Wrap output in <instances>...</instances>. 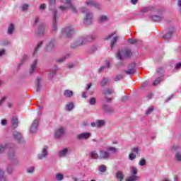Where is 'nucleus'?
I'll return each mask as SVG.
<instances>
[{
    "label": "nucleus",
    "instance_id": "f257e3e1",
    "mask_svg": "<svg viewBox=\"0 0 181 181\" xmlns=\"http://www.w3.org/2000/svg\"><path fill=\"white\" fill-rule=\"evenodd\" d=\"M48 8L52 12V26L53 30H57V19H59V12L56 9V0H48Z\"/></svg>",
    "mask_w": 181,
    "mask_h": 181
},
{
    "label": "nucleus",
    "instance_id": "f03ea898",
    "mask_svg": "<svg viewBox=\"0 0 181 181\" xmlns=\"http://www.w3.org/2000/svg\"><path fill=\"white\" fill-rule=\"evenodd\" d=\"M95 39H97V35L95 34H90V35L81 37L75 43L72 44L71 47L72 49L78 47V46H81V45H86V43L93 42V40H95Z\"/></svg>",
    "mask_w": 181,
    "mask_h": 181
},
{
    "label": "nucleus",
    "instance_id": "7ed1b4c3",
    "mask_svg": "<svg viewBox=\"0 0 181 181\" xmlns=\"http://www.w3.org/2000/svg\"><path fill=\"white\" fill-rule=\"evenodd\" d=\"M111 153H117V148L108 147L107 151L101 150L99 153V159H109L111 156Z\"/></svg>",
    "mask_w": 181,
    "mask_h": 181
},
{
    "label": "nucleus",
    "instance_id": "20e7f679",
    "mask_svg": "<svg viewBox=\"0 0 181 181\" xmlns=\"http://www.w3.org/2000/svg\"><path fill=\"white\" fill-rule=\"evenodd\" d=\"M119 60H124V59H131L132 57V51L129 49L119 50L116 56Z\"/></svg>",
    "mask_w": 181,
    "mask_h": 181
},
{
    "label": "nucleus",
    "instance_id": "39448f33",
    "mask_svg": "<svg viewBox=\"0 0 181 181\" xmlns=\"http://www.w3.org/2000/svg\"><path fill=\"white\" fill-rule=\"evenodd\" d=\"M74 32H76V30L72 27H66L61 30L59 37L61 39H64V37H71V36L74 35Z\"/></svg>",
    "mask_w": 181,
    "mask_h": 181
},
{
    "label": "nucleus",
    "instance_id": "423d86ee",
    "mask_svg": "<svg viewBox=\"0 0 181 181\" xmlns=\"http://www.w3.org/2000/svg\"><path fill=\"white\" fill-rule=\"evenodd\" d=\"M132 176L129 177L126 181H138L139 180V177L136 175L138 174V169L135 166L131 167Z\"/></svg>",
    "mask_w": 181,
    "mask_h": 181
},
{
    "label": "nucleus",
    "instance_id": "0eeeda50",
    "mask_svg": "<svg viewBox=\"0 0 181 181\" xmlns=\"http://www.w3.org/2000/svg\"><path fill=\"white\" fill-rule=\"evenodd\" d=\"M149 11H153V12H156V13H163L164 10L163 8H156L155 7L153 6H149V7H144L141 9V12L145 13V12H149Z\"/></svg>",
    "mask_w": 181,
    "mask_h": 181
},
{
    "label": "nucleus",
    "instance_id": "6e6552de",
    "mask_svg": "<svg viewBox=\"0 0 181 181\" xmlns=\"http://www.w3.org/2000/svg\"><path fill=\"white\" fill-rule=\"evenodd\" d=\"M93 14L92 12H86L85 18L83 20V23L84 25H91V23H93Z\"/></svg>",
    "mask_w": 181,
    "mask_h": 181
},
{
    "label": "nucleus",
    "instance_id": "1a4fd4ad",
    "mask_svg": "<svg viewBox=\"0 0 181 181\" xmlns=\"http://www.w3.org/2000/svg\"><path fill=\"white\" fill-rule=\"evenodd\" d=\"M8 157L10 160H13V162H18V156H16L15 148H10Z\"/></svg>",
    "mask_w": 181,
    "mask_h": 181
},
{
    "label": "nucleus",
    "instance_id": "9d476101",
    "mask_svg": "<svg viewBox=\"0 0 181 181\" xmlns=\"http://www.w3.org/2000/svg\"><path fill=\"white\" fill-rule=\"evenodd\" d=\"M85 4L86 5H88V6H93L98 10L101 9V4L94 0H87Z\"/></svg>",
    "mask_w": 181,
    "mask_h": 181
},
{
    "label": "nucleus",
    "instance_id": "9b49d317",
    "mask_svg": "<svg viewBox=\"0 0 181 181\" xmlns=\"http://www.w3.org/2000/svg\"><path fill=\"white\" fill-rule=\"evenodd\" d=\"M49 149V147L47 146H44L42 148V153L37 155V158L40 160L45 159V158H47V155H49V153L47 150Z\"/></svg>",
    "mask_w": 181,
    "mask_h": 181
},
{
    "label": "nucleus",
    "instance_id": "f8f14e48",
    "mask_svg": "<svg viewBox=\"0 0 181 181\" xmlns=\"http://www.w3.org/2000/svg\"><path fill=\"white\" fill-rule=\"evenodd\" d=\"M66 132V128L61 127L58 128L54 132V136L57 139L59 138H62L64 135V132Z\"/></svg>",
    "mask_w": 181,
    "mask_h": 181
},
{
    "label": "nucleus",
    "instance_id": "ddd939ff",
    "mask_svg": "<svg viewBox=\"0 0 181 181\" xmlns=\"http://www.w3.org/2000/svg\"><path fill=\"white\" fill-rule=\"evenodd\" d=\"M90 137H91L90 132H83L76 136L77 139H78L79 141H83V139L87 141V139H88V138Z\"/></svg>",
    "mask_w": 181,
    "mask_h": 181
},
{
    "label": "nucleus",
    "instance_id": "4468645a",
    "mask_svg": "<svg viewBox=\"0 0 181 181\" xmlns=\"http://www.w3.org/2000/svg\"><path fill=\"white\" fill-rule=\"evenodd\" d=\"M135 67H136L135 62L132 63L129 66L128 70L125 71L126 74H127V76H134L136 73Z\"/></svg>",
    "mask_w": 181,
    "mask_h": 181
},
{
    "label": "nucleus",
    "instance_id": "2eb2a0df",
    "mask_svg": "<svg viewBox=\"0 0 181 181\" xmlns=\"http://www.w3.org/2000/svg\"><path fill=\"white\" fill-rule=\"evenodd\" d=\"M64 4L68 5V8L69 9H71L72 13H77V8L73 5L71 0H66Z\"/></svg>",
    "mask_w": 181,
    "mask_h": 181
},
{
    "label": "nucleus",
    "instance_id": "dca6fc26",
    "mask_svg": "<svg viewBox=\"0 0 181 181\" xmlns=\"http://www.w3.org/2000/svg\"><path fill=\"white\" fill-rule=\"evenodd\" d=\"M13 136L14 139L18 142V144H23L24 140H23V137H22V134L18 132H14L13 133Z\"/></svg>",
    "mask_w": 181,
    "mask_h": 181
},
{
    "label": "nucleus",
    "instance_id": "f3484780",
    "mask_svg": "<svg viewBox=\"0 0 181 181\" xmlns=\"http://www.w3.org/2000/svg\"><path fill=\"white\" fill-rule=\"evenodd\" d=\"M175 33V28L173 27H170L168 28V32L165 33L163 37L165 39V40H169L172 37V35Z\"/></svg>",
    "mask_w": 181,
    "mask_h": 181
},
{
    "label": "nucleus",
    "instance_id": "a211bd4d",
    "mask_svg": "<svg viewBox=\"0 0 181 181\" xmlns=\"http://www.w3.org/2000/svg\"><path fill=\"white\" fill-rule=\"evenodd\" d=\"M37 127H39V120L35 119L30 128V132L31 134H35V132L37 131Z\"/></svg>",
    "mask_w": 181,
    "mask_h": 181
},
{
    "label": "nucleus",
    "instance_id": "6ab92c4d",
    "mask_svg": "<svg viewBox=\"0 0 181 181\" xmlns=\"http://www.w3.org/2000/svg\"><path fill=\"white\" fill-rule=\"evenodd\" d=\"M102 110L106 112V114H114V109L105 103L102 105Z\"/></svg>",
    "mask_w": 181,
    "mask_h": 181
},
{
    "label": "nucleus",
    "instance_id": "aec40b11",
    "mask_svg": "<svg viewBox=\"0 0 181 181\" xmlns=\"http://www.w3.org/2000/svg\"><path fill=\"white\" fill-rule=\"evenodd\" d=\"M35 87L37 93H40L42 90V77L37 76L35 80Z\"/></svg>",
    "mask_w": 181,
    "mask_h": 181
},
{
    "label": "nucleus",
    "instance_id": "412c9836",
    "mask_svg": "<svg viewBox=\"0 0 181 181\" xmlns=\"http://www.w3.org/2000/svg\"><path fill=\"white\" fill-rule=\"evenodd\" d=\"M54 45H56V40H51L47 45L46 52H52L54 49Z\"/></svg>",
    "mask_w": 181,
    "mask_h": 181
},
{
    "label": "nucleus",
    "instance_id": "4be33fe9",
    "mask_svg": "<svg viewBox=\"0 0 181 181\" xmlns=\"http://www.w3.org/2000/svg\"><path fill=\"white\" fill-rule=\"evenodd\" d=\"M36 67H37V59H35L30 65L29 73L33 74L36 71Z\"/></svg>",
    "mask_w": 181,
    "mask_h": 181
},
{
    "label": "nucleus",
    "instance_id": "5701e85b",
    "mask_svg": "<svg viewBox=\"0 0 181 181\" xmlns=\"http://www.w3.org/2000/svg\"><path fill=\"white\" fill-rule=\"evenodd\" d=\"M45 23H40L38 26V32L37 35L38 36H43L45 35Z\"/></svg>",
    "mask_w": 181,
    "mask_h": 181
},
{
    "label": "nucleus",
    "instance_id": "b1692460",
    "mask_svg": "<svg viewBox=\"0 0 181 181\" xmlns=\"http://www.w3.org/2000/svg\"><path fill=\"white\" fill-rule=\"evenodd\" d=\"M18 125H19V121L18 120V117H13L11 119V127L13 129H16L18 128Z\"/></svg>",
    "mask_w": 181,
    "mask_h": 181
},
{
    "label": "nucleus",
    "instance_id": "393cba45",
    "mask_svg": "<svg viewBox=\"0 0 181 181\" xmlns=\"http://www.w3.org/2000/svg\"><path fill=\"white\" fill-rule=\"evenodd\" d=\"M70 57V54H67L66 55L62 56L61 58H57L55 59L56 63H64L66 62V59H69Z\"/></svg>",
    "mask_w": 181,
    "mask_h": 181
},
{
    "label": "nucleus",
    "instance_id": "a878e982",
    "mask_svg": "<svg viewBox=\"0 0 181 181\" xmlns=\"http://www.w3.org/2000/svg\"><path fill=\"white\" fill-rule=\"evenodd\" d=\"M64 95L66 98H71L74 95V93L71 90H64Z\"/></svg>",
    "mask_w": 181,
    "mask_h": 181
},
{
    "label": "nucleus",
    "instance_id": "bb28decb",
    "mask_svg": "<svg viewBox=\"0 0 181 181\" xmlns=\"http://www.w3.org/2000/svg\"><path fill=\"white\" fill-rule=\"evenodd\" d=\"M57 70H59V67H57V66H55L54 67L52 68L49 71V76L51 78H53V77L56 76V71H57Z\"/></svg>",
    "mask_w": 181,
    "mask_h": 181
},
{
    "label": "nucleus",
    "instance_id": "cd10ccee",
    "mask_svg": "<svg viewBox=\"0 0 181 181\" xmlns=\"http://www.w3.org/2000/svg\"><path fill=\"white\" fill-rule=\"evenodd\" d=\"M42 46H43V41H40L37 44L33 54V56H35V54H37V52H39V49H40V47H42Z\"/></svg>",
    "mask_w": 181,
    "mask_h": 181
},
{
    "label": "nucleus",
    "instance_id": "c85d7f7f",
    "mask_svg": "<svg viewBox=\"0 0 181 181\" xmlns=\"http://www.w3.org/2000/svg\"><path fill=\"white\" fill-rule=\"evenodd\" d=\"M151 21H153V22H161V21H163V16L158 15L152 16Z\"/></svg>",
    "mask_w": 181,
    "mask_h": 181
},
{
    "label": "nucleus",
    "instance_id": "c756f323",
    "mask_svg": "<svg viewBox=\"0 0 181 181\" xmlns=\"http://www.w3.org/2000/svg\"><path fill=\"white\" fill-rule=\"evenodd\" d=\"M69 153V150L67 148H64L58 152L59 158H65Z\"/></svg>",
    "mask_w": 181,
    "mask_h": 181
},
{
    "label": "nucleus",
    "instance_id": "7c9ffc66",
    "mask_svg": "<svg viewBox=\"0 0 181 181\" xmlns=\"http://www.w3.org/2000/svg\"><path fill=\"white\" fill-rule=\"evenodd\" d=\"M104 95H110V94H114V89L112 88H106L103 91Z\"/></svg>",
    "mask_w": 181,
    "mask_h": 181
},
{
    "label": "nucleus",
    "instance_id": "2f4dec72",
    "mask_svg": "<svg viewBox=\"0 0 181 181\" xmlns=\"http://www.w3.org/2000/svg\"><path fill=\"white\" fill-rule=\"evenodd\" d=\"M8 177L5 176V171L4 170L0 169V181H8Z\"/></svg>",
    "mask_w": 181,
    "mask_h": 181
},
{
    "label": "nucleus",
    "instance_id": "473e14b6",
    "mask_svg": "<svg viewBox=\"0 0 181 181\" xmlns=\"http://www.w3.org/2000/svg\"><path fill=\"white\" fill-rule=\"evenodd\" d=\"M108 81H110V78H108L107 77L103 78L101 81H100L101 87H105V85L108 84Z\"/></svg>",
    "mask_w": 181,
    "mask_h": 181
},
{
    "label": "nucleus",
    "instance_id": "72a5a7b5",
    "mask_svg": "<svg viewBox=\"0 0 181 181\" xmlns=\"http://www.w3.org/2000/svg\"><path fill=\"white\" fill-rule=\"evenodd\" d=\"M13 30H15V25L11 23L8 25L7 33L8 35H12L13 33Z\"/></svg>",
    "mask_w": 181,
    "mask_h": 181
},
{
    "label": "nucleus",
    "instance_id": "f704fd0d",
    "mask_svg": "<svg viewBox=\"0 0 181 181\" xmlns=\"http://www.w3.org/2000/svg\"><path fill=\"white\" fill-rule=\"evenodd\" d=\"M89 156H91L92 159H98L100 158V156L97 153V151H91L89 154Z\"/></svg>",
    "mask_w": 181,
    "mask_h": 181
},
{
    "label": "nucleus",
    "instance_id": "c9c22d12",
    "mask_svg": "<svg viewBox=\"0 0 181 181\" xmlns=\"http://www.w3.org/2000/svg\"><path fill=\"white\" fill-rule=\"evenodd\" d=\"M73 108H74V103H73V102L66 105V111H72Z\"/></svg>",
    "mask_w": 181,
    "mask_h": 181
},
{
    "label": "nucleus",
    "instance_id": "e433bc0d",
    "mask_svg": "<svg viewBox=\"0 0 181 181\" xmlns=\"http://www.w3.org/2000/svg\"><path fill=\"white\" fill-rule=\"evenodd\" d=\"M116 177L119 181H122V179H124V174L122 173V171H117L116 173Z\"/></svg>",
    "mask_w": 181,
    "mask_h": 181
},
{
    "label": "nucleus",
    "instance_id": "4c0bfd02",
    "mask_svg": "<svg viewBox=\"0 0 181 181\" xmlns=\"http://www.w3.org/2000/svg\"><path fill=\"white\" fill-rule=\"evenodd\" d=\"M55 179L57 181H62L64 179V175L60 173H57L55 175Z\"/></svg>",
    "mask_w": 181,
    "mask_h": 181
},
{
    "label": "nucleus",
    "instance_id": "58836bf2",
    "mask_svg": "<svg viewBox=\"0 0 181 181\" xmlns=\"http://www.w3.org/2000/svg\"><path fill=\"white\" fill-rule=\"evenodd\" d=\"M98 128H101V127H104L105 125V121L103 119H98Z\"/></svg>",
    "mask_w": 181,
    "mask_h": 181
},
{
    "label": "nucleus",
    "instance_id": "ea45409f",
    "mask_svg": "<svg viewBox=\"0 0 181 181\" xmlns=\"http://www.w3.org/2000/svg\"><path fill=\"white\" fill-rule=\"evenodd\" d=\"M117 40H118V37H114L112 40H111V42H110L111 49H113L114 46H115V43H117Z\"/></svg>",
    "mask_w": 181,
    "mask_h": 181
},
{
    "label": "nucleus",
    "instance_id": "a19ab883",
    "mask_svg": "<svg viewBox=\"0 0 181 181\" xmlns=\"http://www.w3.org/2000/svg\"><path fill=\"white\" fill-rule=\"evenodd\" d=\"M6 146V144H0V155H2V153H5Z\"/></svg>",
    "mask_w": 181,
    "mask_h": 181
},
{
    "label": "nucleus",
    "instance_id": "79ce46f5",
    "mask_svg": "<svg viewBox=\"0 0 181 181\" xmlns=\"http://www.w3.org/2000/svg\"><path fill=\"white\" fill-rule=\"evenodd\" d=\"M69 6H64V5H61L58 7V9H59V11H61V12H64L66 11H67V9H69Z\"/></svg>",
    "mask_w": 181,
    "mask_h": 181
},
{
    "label": "nucleus",
    "instance_id": "37998d69",
    "mask_svg": "<svg viewBox=\"0 0 181 181\" xmlns=\"http://www.w3.org/2000/svg\"><path fill=\"white\" fill-rule=\"evenodd\" d=\"M6 172L7 173H9V174L12 173V172H13V165H8L6 168Z\"/></svg>",
    "mask_w": 181,
    "mask_h": 181
},
{
    "label": "nucleus",
    "instance_id": "c03bdc74",
    "mask_svg": "<svg viewBox=\"0 0 181 181\" xmlns=\"http://www.w3.org/2000/svg\"><path fill=\"white\" fill-rule=\"evenodd\" d=\"M90 105H95L97 104V100L95 98H90L89 100Z\"/></svg>",
    "mask_w": 181,
    "mask_h": 181
},
{
    "label": "nucleus",
    "instance_id": "a18cd8bd",
    "mask_svg": "<svg viewBox=\"0 0 181 181\" xmlns=\"http://www.w3.org/2000/svg\"><path fill=\"white\" fill-rule=\"evenodd\" d=\"M175 160H177V162H181V153L180 152H177L175 153Z\"/></svg>",
    "mask_w": 181,
    "mask_h": 181
},
{
    "label": "nucleus",
    "instance_id": "49530a36",
    "mask_svg": "<svg viewBox=\"0 0 181 181\" xmlns=\"http://www.w3.org/2000/svg\"><path fill=\"white\" fill-rule=\"evenodd\" d=\"M180 149V146L179 145H174L172 146L171 151H173L174 152H177Z\"/></svg>",
    "mask_w": 181,
    "mask_h": 181
},
{
    "label": "nucleus",
    "instance_id": "de8ad7c7",
    "mask_svg": "<svg viewBox=\"0 0 181 181\" xmlns=\"http://www.w3.org/2000/svg\"><path fill=\"white\" fill-rule=\"evenodd\" d=\"M154 107L153 106H151L150 107H148L147 109V110L146 111V115H149V114H152V112L153 111Z\"/></svg>",
    "mask_w": 181,
    "mask_h": 181
},
{
    "label": "nucleus",
    "instance_id": "09e8293b",
    "mask_svg": "<svg viewBox=\"0 0 181 181\" xmlns=\"http://www.w3.org/2000/svg\"><path fill=\"white\" fill-rule=\"evenodd\" d=\"M107 19H108L107 16H101L99 17V22H105L107 21Z\"/></svg>",
    "mask_w": 181,
    "mask_h": 181
},
{
    "label": "nucleus",
    "instance_id": "8fccbe9b",
    "mask_svg": "<svg viewBox=\"0 0 181 181\" xmlns=\"http://www.w3.org/2000/svg\"><path fill=\"white\" fill-rule=\"evenodd\" d=\"M132 153H134V155H138L139 153V148L138 147H134L132 148Z\"/></svg>",
    "mask_w": 181,
    "mask_h": 181
},
{
    "label": "nucleus",
    "instance_id": "3c124183",
    "mask_svg": "<svg viewBox=\"0 0 181 181\" xmlns=\"http://www.w3.org/2000/svg\"><path fill=\"white\" fill-rule=\"evenodd\" d=\"M39 21H40V17H39L38 16H36L35 19L33 22V26H36V25L39 23Z\"/></svg>",
    "mask_w": 181,
    "mask_h": 181
},
{
    "label": "nucleus",
    "instance_id": "603ef678",
    "mask_svg": "<svg viewBox=\"0 0 181 181\" xmlns=\"http://www.w3.org/2000/svg\"><path fill=\"white\" fill-rule=\"evenodd\" d=\"M107 170V167L105 165H100L99 167V172H102L103 173Z\"/></svg>",
    "mask_w": 181,
    "mask_h": 181
},
{
    "label": "nucleus",
    "instance_id": "864d4df0",
    "mask_svg": "<svg viewBox=\"0 0 181 181\" xmlns=\"http://www.w3.org/2000/svg\"><path fill=\"white\" fill-rule=\"evenodd\" d=\"M127 42L129 43V45H135V43H138V40H134L132 38H129Z\"/></svg>",
    "mask_w": 181,
    "mask_h": 181
},
{
    "label": "nucleus",
    "instance_id": "5fc2aeb1",
    "mask_svg": "<svg viewBox=\"0 0 181 181\" xmlns=\"http://www.w3.org/2000/svg\"><path fill=\"white\" fill-rule=\"evenodd\" d=\"M129 158L130 160H134V159H136V155L134 153H132L129 155Z\"/></svg>",
    "mask_w": 181,
    "mask_h": 181
},
{
    "label": "nucleus",
    "instance_id": "6e6d98bb",
    "mask_svg": "<svg viewBox=\"0 0 181 181\" xmlns=\"http://www.w3.org/2000/svg\"><path fill=\"white\" fill-rule=\"evenodd\" d=\"M160 77H158L153 83V86H158V84H159V83H160Z\"/></svg>",
    "mask_w": 181,
    "mask_h": 181
},
{
    "label": "nucleus",
    "instance_id": "4d7b16f0",
    "mask_svg": "<svg viewBox=\"0 0 181 181\" xmlns=\"http://www.w3.org/2000/svg\"><path fill=\"white\" fill-rule=\"evenodd\" d=\"M139 165H140V166H145L146 165V160L144 158L140 160L139 162Z\"/></svg>",
    "mask_w": 181,
    "mask_h": 181
},
{
    "label": "nucleus",
    "instance_id": "13d9d810",
    "mask_svg": "<svg viewBox=\"0 0 181 181\" xmlns=\"http://www.w3.org/2000/svg\"><path fill=\"white\" fill-rule=\"evenodd\" d=\"M123 78H124V76L123 75H117L115 78V81H119V80H122Z\"/></svg>",
    "mask_w": 181,
    "mask_h": 181
},
{
    "label": "nucleus",
    "instance_id": "bf43d9fd",
    "mask_svg": "<svg viewBox=\"0 0 181 181\" xmlns=\"http://www.w3.org/2000/svg\"><path fill=\"white\" fill-rule=\"evenodd\" d=\"M95 50H97V46L93 45L91 47V48L89 49V52L90 53H94V52H95Z\"/></svg>",
    "mask_w": 181,
    "mask_h": 181
},
{
    "label": "nucleus",
    "instance_id": "052dcab7",
    "mask_svg": "<svg viewBox=\"0 0 181 181\" xmlns=\"http://www.w3.org/2000/svg\"><path fill=\"white\" fill-rule=\"evenodd\" d=\"M33 172H35V168L29 167L28 168H27L28 173H33Z\"/></svg>",
    "mask_w": 181,
    "mask_h": 181
},
{
    "label": "nucleus",
    "instance_id": "680f3d73",
    "mask_svg": "<svg viewBox=\"0 0 181 181\" xmlns=\"http://www.w3.org/2000/svg\"><path fill=\"white\" fill-rule=\"evenodd\" d=\"M177 8H178V12H180V13H181V0H178L177 3Z\"/></svg>",
    "mask_w": 181,
    "mask_h": 181
},
{
    "label": "nucleus",
    "instance_id": "e2e57ef3",
    "mask_svg": "<svg viewBox=\"0 0 181 181\" xmlns=\"http://www.w3.org/2000/svg\"><path fill=\"white\" fill-rule=\"evenodd\" d=\"M45 9H46V4H42L39 7V10L45 11Z\"/></svg>",
    "mask_w": 181,
    "mask_h": 181
},
{
    "label": "nucleus",
    "instance_id": "0e129e2a",
    "mask_svg": "<svg viewBox=\"0 0 181 181\" xmlns=\"http://www.w3.org/2000/svg\"><path fill=\"white\" fill-rule=\"evenodd\" d=\"M28 59H29V57H28V55L23 56V59H21V64H23V63H25V62H26Z\"/></svg>",
    "mask_w": 181,
    "mask_h": 181
},
{
    "label": "nucleus",
    "instance_id": "69168bd1",
    "mask_svg": "<svg viewBox=\"0 0 181 181\" xmlns=\"http://www.w3.org/2000/svg\"><path fill=\"white\" fill-rule=\"evenodd\" d=\"M28 8H29V5L28 4H23L22 6V11H28Z\"/></svg>",
    "mask_w": 181,
    "mask_h": 181
},
{
    "label": "nucleus",
    "instance_id": "338daca9",
    "mask_svg": "<svg viewBox=\"0 0 181 181\" xmlns=\"http://www.w3.org/2000/svg\"><path fill=\"white\" fill-rule=\"evenodd\" d=\"M91 127H93V128H95V127L98 128V124L97 120L91 123Z\"/></svg>",
    "mask_w": 181,
    "mask_h": 181
},
{
    "label": "nucleus",
    "instance_id": "774afa93",
    "mask_svg": "<svg viewBox=\"0 0 181 181\" xmlns=\"http://www.w3.org/2000/svg\"><path fill=\"white\" fill-rule=\"evenodd\" d=\"M181 67V62L177 63L175 67V70H179V69H180Z\"/></svg>",
    "mask_w": 181,
    "mask_h": 181
}]
</instances>
